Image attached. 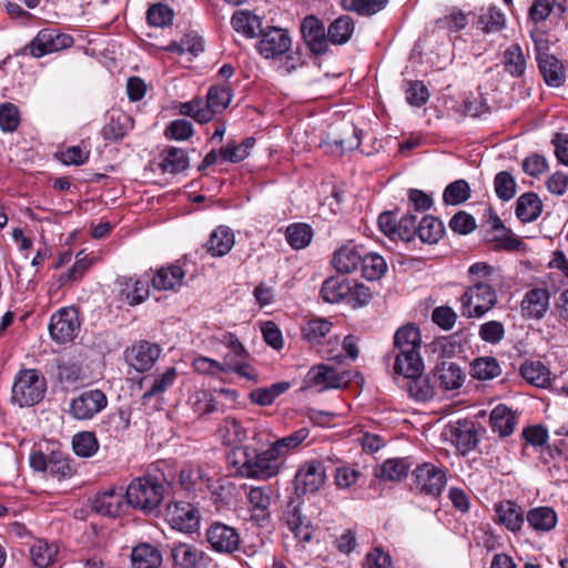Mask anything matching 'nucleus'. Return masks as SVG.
<instances>
[{"instance_id":"nucleus-22","label":"nucleus","mask_w":568,"mask_h":568,"mask_svg":"<svg viewBox=\"0 0 568 568\" xmlns=\"http://www.w3.org/2000/svg\"><path fill=\"white\" fill-rule=\"evenodd\" d=\"M498 523L513 532L521 530L526 519L525 510L521 506L511 500H503L495 506Z\"/></svg>"},{"instance_id":"nucleus-16","label":"nucleus","mask_w":568,"mask_h":568,"mask_svg":"<svg viewBox=\"0 0 568 568\" xmlns=\"http://www.w3.org/2000/svg\"><path fill=\"white\" fill-rule=\"evenodd\" d=\"M447 432L450 442L462 455L474 450L479 443L478 428L474 422L457 420L448 426Z\"/></svg>"},{"instance_id":"nucleus-10","label":"nucleus","mask_w":568,"mask_h":568,"mask_svg":"<svg viewBox=\"0 0 568 568\" xmlns=\"http://www.w3.org/2000/svg\"><path fill=\"white\" fill-rule=\"evenodd\" d=\"M205 540L219 554L231 555L240 549L241 536L236 528L213 521L205 530Z\"/></svg>"},{"instance_id":"nucleus-17","label":"nucleus","mask_w":568,"mask_h":568,"mask_svg":"<svg viewBox=\"0 0 568 568\" xmlns=\"http://www.w3.org/2000/svg\"><path fill=\"white\" fill-rule=\"evenodd\" d=\"M301 33L312 52L323 54L327 51V33L323 22L315 16H307L301 23Z\"/></svg>"},{"instance_id":"nucleus-32","label":"nucleus","mask_w":568,"mask_h":568,"mask_svg":"<svg viewBox=\"0 0 568 568\" xmlns=\"http://www.w3.org/2000/svg\"><path fill=\"white\" fill-rule=\"evenodd\" d=\"M231 24L236 32L247 38H255L262 31V21L258 16L248 10H237L233 13Z\"/></svg>"},{"instance_id":"nucleus-51","label":"nucleus","mask_w":568,"mask_h":568,"mask_svg":"<svg viewBox=\"0 0 568 568\" xmlns=\"http://www.w3.org/2000/svg\"><path fill=\"white\" fill-rule=\"evenodd\" d=\"M359 266L362 275L368 281L379 280L387 270V264L384 257L376 253L362 255Z\"/></svg>"},{"instance_id":"nucleus-47","label":"nucleus","mask_w":568,"mask_h":568,"mask_svg":"<svg viewBox=\"0 0 568 568\" xmlns=\"http://www.w3.org/2000/svg\"><path fill=\"white\" fill-rule=\"evenodd\" d=\"M217 433L223 444L227 446L242 443L247 437L246 429L233 417L224 418L219 426Z\"/></svg>"},{"instance_id":"nucleus-61","label":"nucleus","mask_w":568,"mask_h":568,"mask_svg":"<svg viewBox=\"0 0 568 568\" xmlns=\"http://www.w3.org/2000/svg\"><path fill=\"white\" fill-rule=\"evenodd\" d=\"M173 18V10L164 3H154L148 9L146 12L148 22L156 28L171 26Z\"/></svg>"},{"instance_id":"nucleus-53","label":"nucleus","mask_w":568,"mask_h":568,"mask_svg":"<svg viewBox=\"0 0 568 568\" xmlns=\"http://www.w3.org/2000/svg\"><path fill=\"white\" fill-rule=\"evenodd\" d=\"M72 448L77 456L88 458L99 450V442L93 432H80L72 437Z\"/></svg>"},{"instance_id":"nucleus-31","label":"nucleus","mask_w":568,"mask_h":568,"mask_svg":"<svg viewBox=\"0 0 568 568\" xmlns=\"http://www.w3.org/2000/svg\"><path fill=\"white\" fill-rule=\"evenodd\" d=\"M526 520L534 530L538 532H548L552 530L558 521L556 511L546 506L531 508L526 514Z\"/></svg>"},{"instance_id":"nucleus-40","label":"nucleus","mask_w":568,"mask_h":568,"mask_svg":"<svg viewBox=\"0 0 568 568\" xmlns=\"http://www.w3.org/2000/svg\"><path fill=\"white\" fill-rule=\"evenodd\" d=\"M410 465L404 458H390L385 460L375 471V476L383 480H402L406 478Z\"/></svg>"},{"instance_id":"nucleus-27","label":"nucleus","mask_w":568,"mask_h":568,"mask_svg":"<svg viewBox=\"0 0 568 568\" xmlns=\"http://www.w3.org/2000/svg\"><path fill=\"white\" fill-rule=\"evenodd\" d=\"M489 424L494 433L500 437H507L514 433L517 419L509 407L499 404L491 410Z\"/></svg>"},{"instance_id":"nucleus-8","label":"nucleus","mask_w":568,"mask_h":568,"mask_svg":"<svg viewBox=\"0 0 568 568\" xmlns=\"http://www.w3.org/2000/svg\"><path fill=\"white\" fill-rule=\"evenodd\" d=\"M81 322L74 307H63L52 314L49 333L58 344L72 342L80 332Z\"/></svg>"},{"instance_id":"nucleus-3","label":"nucleus","mask_w":568,"mask_h":568,"mask_svg":"<svg viewBox=\"0 0 568 568\" xmlns=\"http://www.w3.org/2000/svg\"><path fill=\"white\" fill-rule=\"evenodd\" d=\"M163 496V483L150 475L133 479L125 491L126 503L144 513H151L156 509Z\"/></svg>"},{"instance_id":"nucleus-33","label":"nucleus","mask_w":568,"mask_h":568,"mask_svg":"<svg viewBox=\"0 0 568 568\" xmlns=\"http://www.w3.org/2000/svg\"><path fill=\"white\" fill-rule=\"evenodd\" d=\"M362 253L359 250L352 245L347 244L339 247L333 255V266L339 273H351L361 264Z\"/></svg>"},{"instance_id":"nucleus-35","label":"nucleus","mask_w":568,"mask_h":568,"mask_svg":"<svg viewBox=\"0 0 568 568\" xmlns=\"http://www.w3.org/2000/svg\"><path fill=\"white\" fill-rule=\"evenodd\" d=\"M405 378L407 381L403 387L407 390L410 398L416 402H427L434 397L435 387L428 376L420 373L416 376H405Z\"/></svg>"},{"instance_id":"nucleus-14","label":"nucleus","mask_w":568,"mask_h":568,"mask_svg":"<svg viewBox=\"0 0 568 568\" xmlns=\"http://www.w3.org/2000/svg\"><path fill=\"white\" fill-rule=\"evenodd\" d=\"M161 354V347L149 341H138L124 351V358L128 365L139 373L150 371Z\"/></svg>"},{"instance_id":"nucleus-11","label":"nucleus","mask_w":568,"mask_h":568,"mask_svg":"<svg viewBox=\"0 0 568 568\" xmlns=\"http://www.w3.org/2000/svg\"><path fill=\"white\" fill-rule=\"evenodd\" d=\"M413 485L418 491L437 497L446 485V471L432 463H423L413 470Z\"/></svg>"},{"instance_id":"nucleus-49","label":"nucleus","mask_w":568,"mask_h":568,"mask_svg":"<svg viewBox=\"0 0 568 568\" xmlns=\"http://www.w3.org/2000/svg\"><path fill=\"white\" fill-rule=\"evenodd\" d=\"M247 499L255 511L256 520L264 521L270 517V506L272 497L268 488L264 487H252L247 493Z\"/></svg>"},{"instance_id":"nucleus-21","label":"nucleus","mask_w":568,"mask_h":568,"mask_svg":"<svg viewBox=\"0 0 568 568\" xmlns=\"http://www.w3.org/2000/svg\"><path fill=\"white\" fill-rule=\"evenodd\" d=\"M185 271L178 264L158 268L151 281L156 291H178L184 282Z\"/></svg>"},{"instance_id":"nucleus-30","label":"nucleus","mask_w":568,"mask_h":568,"mask_svg":"<svg viewBox=\"0 0 568 568\" xmlns=\"http://www.w3.org/2000/svg\"><path fill=\"white\" fill-rule=\"evenodd\" d=\"M59 546L55 541L36 539L29 548L31 561L40 567L47 568L52 565L58 556Z\"/></svg>"},{"instance_id":"nucleus-48","label":"nucleus","mask_w":568,"mask_h":568,"mask_svg":"<svg viewBox=\"0 0 568 568\" xmlns=\"http://www.w3.org/2000/svg\"><path fill=\"white\" fill-rule=\"evenodd\" d=\"M422 338L419 329L414 325L400 327L394 336V348L396 352L418 351Z\"/></svg>"},{"instance_id":"nucleus-45","label":"nucleus","mask_w":568,"mask_h":568,"mask_svg":"<svg viewBox=\"0 0 568 568\" xmlns=\"http://www.w3.org/2000/svg\"><path fill=\"white\" fill-rule=\"evenodd\" d=\"M540 72L548 85L559 87L564 82L565 72L561 63L554 55L538 57Z\"/></svg>"},{"instance_id":"nucleus-19","label":"nucleus","mask_w":568,"mask_h":568,"mask_svg":"<svg viewBox=\"0 0 568 568\" xmlns=\"http://www.w3.org/2000/svg\"><path fill=\"white\" fill-rule=\"evenodd\" d=\"M549 292L546 287L529 290L520 304L521 314L526 318L540 320L549 308Z\"/></svg>"},{"instance_id":"nucleus-5","label":"nucleus","mask_w":568,"mask_h":568,"mask_svg":"<svg viewBox=\"0 0 568 568\" xmlns=\"http://www.w3.org/2000/svg\"><path fill=\"white\" fill-rule=\"evenodd\" d=\"M460 303L463 316L481 317L495 306L497 294L488 282L478 281L465 291Z\"/></svg>"},{"instance_id":"nucleus-41","label":"nucleus","mask_w":568,"mask_h":568,"mask_svg":"<svg viewBox=\"0 0 568 568\" xmlns=\"http://www.w3.org/2000/svg\"><path fill=\"white\" fill-rule=\"evenodd\" d=\"M333 323L325 318H312L303 327V337L313 346L322 345L323 339L332 332Z\"/></svg>"},{"instance_id":"nucleus-20","label":"nucleus","mask_w":568,"mask_h":568,"mask_svg":"<svg viewBox=\"0 0 568 568\" xmlns=\"http://www.w3.org/2000/svg\"><path fill=\"white\" fill-rule=\"evenodd\" d=\"M115 284L120 298L132 306L144 302L150 295L148 281L138 277L120 276Z\"/></svg>"},{"instance_id":"nucleus-24","label":"nucleus","mask_w":568,"mask_h":568,"mask_svg":"<svg viewBox=\"0 0 568 568\" xmlns=\"http://www.w3.org/2000/svg\"><path fill=\"white\" fill-rule=\"evenodd\" d=\"M122 489H109L97 495L93 508L103 516L116 517L124 506Z\"/></svg>"},{"instance_id":"nucleus-12","label":"nucleus","mask_w":568,"mask_h":568,"mask_svg":"<svg viewBox=\"0 0 568 568\" xmlns=\"http://www.w3.org/2000/svg\"><path fill=\"white\" fill-rule=\"evenodd\" d=\"M170 557L173 561V568H211V556L189 542H174L171 547Z\"/></svg>"},{"instance_id":"nucleus-50","label":"nucleus","mask_w":568,"mask_h":568,"mask_svg":"<svg viewBox=\"0 0 568 568\" xmlns=\"http://www.w3.org/2000/svg\"><path fill=\"white\" fill-rule=\"evenodd\" d=\"M444 234L442 221L432 215L424 216L417 227V236L424 243L434 244L439 241Z\"/></svg>"},{"instance_id":"nucleus-54","label":"nucleus","mask_w":568,"mask_h":568,"mask_svg":"<svg viewBox=\"0 0 568 568\" xmlns=\"http://www.w3.org/2000/svg\"><path fill=\"white\" fill-rule=\"evenodd\" d=\"M501 374V368L495 357L476 358L471 364V375L476 379H493Z\"/></svg>"},{"instance_id":"nucleus-38","label":"nucleus","mask_w":568,"mask_h":568,"mask_svg":"<svg viewBox=\"0 0 568 568\" xmlns=\"http://www.w3.org/2000/svg\"><path fill=\"white\" fill-rule=\"evenodd\" d=\"M521 377L529 384L545 388L550 384V371L541 362H525L520 366Z\"/></svg>"},{"instance_id":"nucleus-42","label":"nucleus","mask_w":568,"mask_h":568,"mask_svg":"<svg viewBox=\"0 0 568 568\" xmlns=\"http://www.w3.org/2000/svg\"><path fill=\"white\" fill-rule=\"evenodd\" d=\"M351 292V282L341 277H331L323 283L321 295L327 303L346 301Z\"/></svg>"},{"instance_id":"nucleus-6","label":"nucleus","mask_w":568,"mask_h":568,"mask_svg":"<svg viewBox=\"0 0 568 568\" xmlns=\"http://www.w3.org/2000/svg\"><path fill=\"white\" fill-rule=\"evenodd\" d=\"M351 381L348 371H339L328 364L313 366L305 377L307 387L315 388L317 392L339 389L346 387Z\"/></svg>"},{"instance_id":"nucleus-13","label":"nucleus","mask_w":568,"mask_h":568,"mask_svg":"<svg viewBox=\"0 0 568 568\" xmlns=\"http://www.w3.org/2000/svg\"><path fill=\"white\" fill-rule=\"evenodd\" d=\"M106 404L108 398L102 390H85L71 400L69 414L77 420H89L100 413Z\"/></svg>"},{"instance_id":"nucleus-57","label":"nucleus","mask_w":568,"mask_h":568,"mask_svg":"<svg viewBox=\"0 0 568 568\" xmlns=\"http://www.w3.org/2000/svg\"><path fill=\"white\" fill-rule=\"evenodd\" d=\"M363 473L357 465H341L336 467L334 483L338 489H349L358 483Z\"/></svg>"},{"instance_id":"nucleus-18","label":"nucleus","mask_w":568,"mask_h":568,"mask_svg":"<svg viewBox=\"0 0 568 568\" xmlns=\"http://www.w3.org/2000/svg\"><path fill=\"white\" fill-rule=\"evenodd\" d=\"M133 129V119L121 110H111L108 121L101 130V135L106 142L121 141Z\"/></svg>"},{"instance_id":"nucleus-44","label":"nucleus","mask_w":568,"mask_h":568,"mask_svg":"<svg viewBox=\"0 0 568 568\" xmlns=\"http://www.w3.org/2000/svg\"><path fill=\"white\" fill-rule=\"evenodd\" d=\"M181 485L189 491L203 490L210 487L206 470L199 466H189L180 474Z\"/></svg>"},{"instance_id":"nucleus-43","label":"nucleus","mask_w":568,"mask_h":568,"mask_svg":"<svg viewBox=\"0 0 568 568\" xmlns=\"http://www.w3.org/2000/svg\"><path fill=\"white\" fill-rule=\"evenodd\" d=\"M314 230L307 223H293L286 226V242L294 250L306 248L313 240Z\"/></svg>"},{"instance_id":"nucleus-63","label":"nucleus","mask_w":568,"mask_h":568,"mask_svg":"<svg viewBox=\"0 0 568 568\" xmlns=\"http://www.w3.org/2000/svg\"><path fill=\"white\" fill-rule=\"evenodd\" d=\"M470 196V187L465 180H457L448 184L444 191L443 197L447 204H460Z\"/></svg>"},{"instance_id":"nucleus-29","label":"nucleus","mask_w":568,"mask_h":568,"mask_svg":"<svg viewBox=\"0 0 568 568\" xmlns=\"http://www.w3.org/2000/svg\"><path fill=\"white\" fill-rule=\"evenodd\" d=\"M258 51L265 59H280L284 54V30L271 28L263 33Z\"/></svg>"},{"instance_id":"nucleus-9","label":"nucleus","mask_w":568,"mask_h":568,"mask_svg":"<svg viewBox=\"0 0 568 568\" xmlns=\"http://www.w3.org/2000/svg\"><path fill=\"white\" fill-rule=\"evenodd\" d=\"M165 520L181 532L192 534L200 528L201 516L199 509L186 501H174L166 506Z\"/></svg>"},{"instance_id":"nucleus-34","label":"nucleus","mask_w":568,"mask_h":568,"mask_svg":"<svg viewBox=\"0 0 568 568\" xmlns=\"http://www.w3.org/2000/svg\"><path fill=\"white\" fill-rule=\"evenodd\" d=\"M159 166L163 173L176 174L189 166L186 153L174 146L164 149L159 156Z\"/></svg>"},{"instance_id":"nucleus-56","label":"nucleus","mask_w":568,"mask_h":568,"mask_svg":"<svg viewBox=\"0 0 568 568\" xmlns=\"http://www.w3.org/2000/svg\"><path fill=\"white\" fill-rule=\"evenodd\" d=\"M189 404L194 413L200 416L211 414L217 410V402L213 394L206 389H197L189 397Z\"/></svg>"},{"instance_id":"nucleus-23","label":"nucleus","mask_w":568,"mask_h":568,"mask_svg":"<svg viewBox=\"0 0 568 568\" xmlns=\"http://www.w3.org/2000/svg\"><path fill=\"white\" fill-rule=\"evenodd\" d=\"M434 377L445 390H455L463 386L465 373L454 362L444 361L434 371Z\"/></svg>"},{"instance_id":"nucleus-15","label":"nucleus","mask_w":568,"mask_h":568,"mask_svg":"<svg viewBox=\"0 0 568 568\" xmlns=\"http://www.w3.org/2000/svg\"><path fill=\"white\" fill-rule=\"evenodd\" d=\"M326 480V469L322 462H306L296 473L294 489L298 495L313 494L317 491Z\"/></svg>"},{"instance_id":"nucleus-46","label":"nucleus","mask_w":568,"mask_h":568,"mask_svg":"<svg viewBox=\"0 0 568 568\" xmlns=\"http://www.w3.org/2000/svg\"><path fill=\"white\" fill-rule=\"evenodd\" d=\"M354 21L349 16H341L327 29V41L333 44L346 43L354 32Z\"/></svg>"},{"instance_id":"nucleus-4","label":"nucleus","mask_w":568,"mask_h":568,"mask_svg":"<svg viewBox=\"0 0 568 568\" xmlns=\"http://www.w3.org/2000/svg\"><path fill=\"white\" fill-rule=\"evenodd\" d=\"M47 382L37 369H21L14 377L11 399L20 407L38 404L45 394Z\"/></svg>"},{"instance_id":"nucleus-1","label":"nucleus","mask_w":568,"mask_h":568,"mask_svg":"<svg viewBox=\"0 0 568 568\" xmlns=\"http://www.w3.org/2000/svg\"><path fill=\"white\" fill-rule=\"evenodd\" d=\"M237 458L233 462L236 474L245 478L266 480L281 468L280 456L276 448H266L258 452L257 448L244 446L234 453Z\"/></svg>"},{"instance_id":"nucleus-52","label":"nucleus","mask_w":568,"mask_h":568,"mask_svg":"<svg viewBox=\"0 0 568 568\" xmlns=\"http://www.w3.org/2000/svg\"><path fill=\"white\" fill-rule=\"evenodd\" d=\"M287 525L298 542L311 541L314 527L311 525L307 518L301 515L298 506L294 507L292 516L287 520Z\"/></svg>"},{"instance_id":"nucleus-39","label":"nucleus","mask_w":568,"mask_h":568,"mask_svg":"<svg viewBox=\"0 0 568 568\" xmlns=\"http://www.w3.org/2000/svg\"><path fill=\"white\" fill-rule=\"evenodd\" d=\"M503 64L505 71L511 77L519 78L524 75L527 60L523 48L517 43L509 45L504 52Z\"/></svg>"},{"instance_id":"nucleus-64","label":"nucleus","mask_w":568,"mask_h":568,"mask_svg":"<svg viewBox=\"0 0 568 568\" xmlns=\"http://www.w3.org/2000/svg\"><path fill=\"white\" fill-rule=\"evenodd\" d=\"M468 24L467 14L460 10H453L436 21L438 29L457 32Z\"/></svg>"},{"instance_id":"nucleus-25","label":"nucleus","mask_w":568,"mask_h":568,"mask_svg":"<svg viewBox=\"0 0 568 568\" xmlns=\"http://www.w3.org/2000/svg\"><path fill=\"white\" fill-rule=\"evenodd\" d=\"M162 561L160 549L149 542H141L131 551L132 568H160Z\"/></svg>"},{"instance_id":"nucleus-37","label":"nucleus","mask_w":568,"mask_h":568,"mask_svg":"<svg viewBox=\"0 0 568 568\" xmlns=\"http://www.w3.org/2000/svg\"><path fill=\"white\" fill-rule=\"evenodd\" d=\"M234 245V234L226 226L216 227L206 244L207 252L212 256H224Z\"/></svg>"},{"instance_id":"nucleus-2","label":"nucleus","mask_w":568,"mask_h":568,"mask_svg":"<svg viewBox=\"0 0 568 568\" xmlns=\"http://www.w3.org/2000/svg\"><path fill=\"white\" fill-rule=\"evenodd\" d=\"M233 91L229 84L212 85L206 94V101L195 99L181 103L182 115L191 116L199 123H207L216 113L224 111L231 103Z\"/></svg>"},{"instance_id":"nucleus-59","label":"nucleus","mask_w":568,"mask_h":568,"mask_svg":"<svg viewBox=\"0 0 568 568\" xmlns=\"http://www.w3.org/2000/svg\"><path fill=\"white\" fill-rule=\"evenodd\" d=\"M388 0H342V7L361 16H373L385 8Z\"/></svg>"},{"instance_id":"nucleus-36","label":"nucleus","mask_w":568,"mask_h":568,"mask_svg":"<svg viewBox=\"0 0 568 568\" xmlns=\"http://www.w3.org/2000/svg\"><path fill=\"white\" fill-rule=\"evenodd\" d=\"M223 343L227 346L229 352L224 355V359L221 363L222 372L229 373L240 363L247 359V352L239 338L232 333L224 335Z\"/></svg>"},{"instance_id":"nucleus-58","label":"nucleus","mask_w":568,"mask_h":568,"mask_svg":"<svg viewBox=\"0 0 568 568\" xmlns=\"http://www.w3.org/2000/svg\"><path fill=\"white\" fill-rule=\"evenodd\" d=\"M176 376L178 373L174 367H170L164 373L156 375L150 389L143 394L142 399L146 402L165 393L174 384Z\"/></svg>"},{"instance_id":"nucleus-55","label":"nucleus","mask_w":568,"mask_h":568,"mask_svg":"<svg viewBox=\"0 0 568 568\" xmlns=\"http://www.w3.org/2000/svg\"><path fill=\"white\" fill-rule=\"evenodd\" d=\"M505 23V14L496 7L483 10L477 21L478 28L486 33L500 31Z\"/></svg>"},{"instance_id":"nucleus-60","label":"nucleus","mask_w":568,"mask_h":568,"mask_svg":"<svg viewBox=\"0 0 568 568\" xmlns=\"http://www.w3.org/2000/svg\"><path fill=\"white\" fill-rule=\"evenodd\" d=\"M494 189L498 199L508 202L516 194L517 183L508 171H501L494 179Z\"/></svg>"},{"instance_id":"nucleus-26","label":"nucleus","mask_w":568,"mask_h":568,"mask_svg":"<svg viewBox=\"0 0 568 568\" xmlns=\"http://www.w3.org/2000/svg\"><path fill=\"white\" fill-rule=\"evenodd\" d=\"M542 201L535 192H526L516 201V216L524 223L536 221L542 212Z\"/></svg>"},{"instance_id":"nucleus-7","label":"nucleus","mask_w":568,"mask_h":568,"mask_svg":"<svg viewBox=\"0 0 568 568\" xmlns=\"http://www.w3.org/2000/svg\"><path fill=\"white\" fill-rule=\"evenodd\" d=\"M73 38L55 28L40 30L28 45L33 58H42L47 54L59 52L73 45Z\"/></svg>"},{"instance_id":"nucleus-28","label":"nucleus","mask_w":568,"mask_h":568,"mask_svg":"<svg viewBox=\"0 0 568 568\" xmlns=\"http://www.w3.org/2000/svg\"><path fill=\"white\" fill-rule=\"evenodd\" d=\"M394 371L398 375L416 376L423 373L424 362L418 351H402L395 356Z\"/></svg>"},{"instance_id":"nucleus-62","label":"nucleus","mask_w":568,"mask_h":568,"mask_svg":"<svg viewBox=\"0 0 568 568\" xmlns=\"http://www.w3.org/2000/svg\"><path fill=\"white\" fill-rule=\"evenodd\" d=\"M253 440L257 446V449H263L264 447L276 448L277 453L281 454L282 448L284 447V438H280L273 434V432L265 425L256 427Z\"/></svg>"}]
</instances>
